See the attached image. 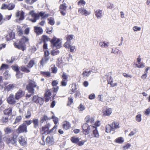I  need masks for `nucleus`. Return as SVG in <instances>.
I'll return each instance as SVG.
<instances>
[{
    "mask_svg": "<svg viewBox=\"0 0 150 150\" xmlns=\"http://www.w3.org/2000/svg\"><path fill=\"white\" fill-rule=\"evenodd\" d=\"M50 126V124L48 123L45 126L42 127L40 129L41 133L42 134H47L50 132H53L56 131L57 127V125H55L52 129L49 131V129Z\"/></svg>",
    "mask_w": 150,
    "mask_h": 150,
    "instance_id": "obj_1",
    "label": "nucleus"
},
{
    "mask_svg": "<svg viewBox=\"0 0 150 150\" xmlns=\"http://www.w3.org/2000/svg\"><path fill=\"white\" fill-rule=\"evenodd\" d=\"M28 40L27 38L25 37H23L19 42L18 45H15V46L18 49L24 51L26 49L25 43L28 42Z\"/></svg>",
    "mask_w": 150,
    "mask_h": 150,
    "instance_id": "obj_2",
    "label": "nucleus"
},
{
    "mask_svg": "<svg viewBox=\"0 0 150 150\" xmlns=\"http://www.w3.org/2000/svg\"><path fill=\"white\" fill-rule=\"evenodd\" d=\"M83 133L85 134H88L90 132L92 131V130L94 129L95 126L92 125H89V124L84 123L82 126Z\"/></svg>",
    "mask_w": 150,
    "mask_h": 150,
    "instance_id": "obj_3",
    "label": "nucleus"
},
{
    "mask_svg": "<svg viewBox=\"0 0 150 150\" xmlns=\"http://www.w3.org/2000/svg\"><path fill=\"white\" fill-rule=\"evenodd\" d=\"M37 86L36 83L33 80H30L28 82V84L26 88L28 92L32 94H34V88Z\"/></svg>",
    "mask_w": 150,
    "mask_h": 150,
    "instance_id": "obj_4",
    "label": "nucleus"
},
{
    "mask_svg": "<svg viewBox=\"0 0 150 150\" xmlns=\"http://www.w3.org/2000/svg\"><path fill=\"white\" fill-rule=\"evenodd\" d=\"M50 42L52 45L53 47H56L57 48H59L61 47V42L60 39L55 36L53 37Z\"/></svg>",
    "mask_w": 150,
    "mask_h": 150,
    "instance_id": "obj_5",
    "label": "nucleus"
},
{
    "mask_svg": "<svg viewBox=\"0 0 150 150\" xmlns=\"http://www.w3.org/2000/svg\"><path fill=\"white\" fill-rule=\"evenodd\" d=\"M61 77L62 80L60 83L61 85L65 86L67 84L69 76L65 72H63Z\"/></svg>",
    "mask_w": 150,
    "mask_h": 150,
    "instance_id": "obj_6",
    "label": "nucleus"
},
{
    "mask_svg": "<svg viewBox=\"0 0 150 150\" xmlns=\"http://www.w3.org/2000/svg\"><path fill=\"white\" fill-rule=\"evenodd\" d=\"M17 99H16L15 97H14V95L11 94L7 99L8 102L10 104L13 105L15 104L16 102Z\"/></svg>",
    "mask_w": 150,
    "mask_h": 150,
    "instance_id": "obj_7",
    "label": "nucleus"
},
{
    "mask_svg": "<svg viewBox=\"0 0 150 150\" xmlns=\"http://www.w3.org/2000/svg\"><path fill=\"white\" fill-rule=\"evenodd\" d=\"M65 3L61 4L59 6V11L61 14L63 16H65L66 13L67 6Z\"/></svg>",
    "mask_w": 150,
    "mask_h": 150,
    "instance_id": "obj_8",
    "label": "nucleus"
},
{
    "mask_svg": "<svg viewBox=\"0 0 150 150\" xmlns=\"http://www.w3.org/2000/svg\"><path fill=\"white\" fill-rule=\"evenodd\" d=\"M58 84V81L56 80L53 81L52 82V84L53 86V88L51 89V90L53 92V94L55 95V93L57 92L59 89L58 86H57Z\"/></svg>",
    "mask_w": 150,
    "mask_h": 150,
    "instance_id": "obj_9",
    "label": "nucleus"
},
{
    "mask_svg": "<svg viewBox=\"0 0 150 150\" xmlns=\"http://www.w3.org/2000/svg\"><path fill=\"white\" fill-rule=\"evenodd\" d=\"M27 126L25 123H23L20 125L18 129V131L19 133H22L27 132Z\"/></svg>",
    "mask_w": 150,
    "mask_h": 150,
    "instance_id": "obj_10",
    "label": "nucleus"
},
{
    "mask_svg": "<svg viewBox=\"0 0 150 150\" xmlns=\"http://www.w3.org/2000/svg\"><path fill=\"white\" fill-rule=\"evenodd\" d=\"M29 13L32 16L33 18V19H31L30 20L33 22H35L37 20L39 19V15L37 13H35L33 11H30Z\"/></svg>",
    "mask_w": 150,
    "mask_h": 150,
    "instance_id": "obj_11",
    "label": "nucleus"
},
{
    "mask_svg": "<svg viewBox=\"0 0 150 150\" xmlns=\"http://www.w3.org/2000/svg\"><path fill=\"white\" fill-rule=\"evenodd\" d=\"M85 120L86 122L85 123L89 124V125H92L93 123H94V119L93 117H91L89 115H88L85 118Z\"/></svg>",
    "mask_w": 150,
    "mask_h": 150,
    "instance_id": "obj_12",
    "label": "nucleus"
},
{
    "mask_svg": "<svg viewBox=\"0 0 150 150\" xmlns=\"http://www.w3.org/2000/svg\"><path fill=\"white\" fill-rule=\"evenodd\" d=\"M25 94V92L21 89H19L16 93L15 96L16 99L18 100Z\"/></svg>",
    "mask_w": 150,
    "mask_h": 150,
    "instance_id": "obj_13",
    "label": "nucleus"
},
{
    "mask_svg": "<svg viewBox=\"0 0 150 150\" xmlns=\"http://www.w3.org/2000/svg\"><path fill=\"white\" fill-rule=\"evenodd\" d=\"M78 12L82 15L86 16L90 14V13L89 11H87L84 8L81 7L78 9Z\"/></svg>",
    "mask_w": 150,
    "mask_h": 150,
    "instance_id": "obj_14",
    "label": "nucleus"
},
{
    "mask_svg": "<svg viewBox=\"0 0 150 150\" xmlns=\"http://www.w3.org/2000/svg\"><path fill=\"white\" fill-rule=\"evenodd\" d=\"M12 67L13 70L16 72V75L17 78H18L22 77V74L18 71L19 69L17 65L12 66Z\"/></svg>",
    "mask_w": 150,
    "mask_h": 150,
    "instance_id": "obj_15",
    "label": "nucleus"
},
{
    "mask_svg": "<svg viewBox=\"0 0 150 150\" xmlns=\"http://www.w3.org/2000/svg\"><path fill=\"white\" fill-rule=\"evenodd\" d=\"M112 112V110L111 108H108L106 110H103V116H108L110 115Z\"/></svg>",
    "mask_w": 150,
    "mask_h": 150,
    "instance_id": "obj_16",
    "label": "nucleus"
},
{
    "mask_svg": "<svg viewBox=\"0 0 150 150\" xmlns=\"http://www.w3.org/2000/svg\"><path fill=\"white\" fill-rule=\"evenodd\" d=\"M18 142L20 144L23 146H25L26 144V141L25 139L22 137H20L18 138Z\"/></svg>",
    "mask_w": 150,
    "mask_h": 150,
    "instance_id": "obj_17",
    "label": "nucleus"
},
{
    "mask_svg": "<svg viewBox=\"0 0 150 150\" xmlns=\"http://www.w3.org/2000/svg\"><path fill=\"white\" fill-rule=\"evenodd\" d=\"M95 15L98 18H101L103 15V13L102 10L99 9L97 10L95 12Z\"/></svg>",
    "mask_w": 150,
    "mask_h": 150,
    "instance_id": "obj_18",
    "label": "nucleus"
},
{
    "mask_svg": "<svg viewBox=\"0 0 150 150\" xmlns=\"http://www.w3.org/2000/svg\"><path fill=\"white\" fill-rule=\"evenodd\" d=\"M24 13L23 11H21L20 13V11H18L16 13V16L17 17L20 16L19 18V21L22 20L24 19Z\"/></svg>",
    "mask_w": 150,
    "mask_h": 150,
    "instance_id": "obj_19",
    "label": "nucleus"
},
{
    "mask_svg": "<svg viewBox=\"0 0 150 150\" xmlns=\"http://www.w3.org/2000/svg\"><path fill=\"white\" fill-rule=\"evenodd\" d=\"M92 130H93V135H91L92 136L91 138H92L93 137L98 138L99 136V135L97 129V128L95 127L94 129Z\"/></svg>",
    "mask_w": 150,
    "mask_h": 150,
    "instance_id": "obj_20",
    "label": "nucleus"
},
{
    "mask_svg": "<svg viewBox=\"0 0 150 150\" xmlns=\"http://www.w3.org/2000/svg\"><path fill=\"white\" fill-rule=\"evenodd\" d=\"M49 57H44L42 58L40 61V66L42 67L49 60Z\"/></svg>",
    "mask_w": 150,
    "mask_h": 150,
    "instance_id": "obj_21",
    "label": "nucleus"
},
{
    "mask_svg": "<svg viewBox=\"0 0 150 150\" xmlns=\"http://www.w3.org/2000/svg\"><path fill=\"white\" fill-rule=\"evenodd\" d=\"M99 45L102 48H107L109 45V43L108 42H99Z\"/></svg>",
    "mask_w": 150,
    "mask_h": 150,
    "instance_id": "obj_22",
    "label": "nucleus"
},
{
    "mask_svg": "<svg viewBox=\"0 0 150 150\" xmlns=\"http://www.w3.org/2000/svg\"><path fill=\"white\" fill-rule=\"evenodd\" d=\"M70 125L69 122L67 121H64L63 123V127L65 129H68L70 127Z\"/></svg>",
    "mask_w": 150,
    "mask_h": 150,
    "instance_id": "obj_23",
    "label": "nucleus"
},
{
    "mask_svg": "<svg viewBox=\"0 0 150 150\" xmlns=\"http://www.w3.org/2000/svg\"><path fill=\"white\" fill-rule=\"evenodd\" d=\"M35 32L38 35L41 34L43 32L42 29L40 27L35 26L34 27Z\"/></svg>",
    "mask_w": 150,
    "mask_h": 150,
    "instance_id": "obj_24",
    "label": "nucleus"
},
{
    "mask_svg": "<svg viewBox=\"0 0 150 150\" xmlns=\"http://www.w3.org/2000/svg\"><path fill=\"white\" fill-rule=\"evenodd\" d=\"M39 120L36 118H34L33 119L32 122L33 124L34 127L35 128H37L38 127L39 125Z\"/></svg>",
    "mask_w": 150,
    "mask_h": 150,
    "instance_id": "obj_25",
    "label": "nucleus"
},
{
    "mask_svg": "<svg viewBox=\"0 0 150 150\" xmlns=\"http://www.w3.org/2000/svg\"><path fill=\"white\" fill-rule=\"evenodd\" d=\"M15 87L14 84H10L6 86L5 88V89L8 91H10L12 90Z\"/></svg>",
    "mask_w": 150,
    "mask_h": 150,
    "instance_id": "obj_26",
    "label": "nucleus"
},
{
    "mask_svg": "<svg viewBox=\"0 0 150 150\" xmlns=\"http://www.w3.org/2000/svg\"><path fill=\"white\" fill-rule=\"evenodd\" d=\"M31 109H28L27 110V112L25 113V118L26 119H29L30 118L31 116Z\"/></svg>",
    "mask_w": 150,
    "mask_h": 150,
    "instance_id": "obj_27",
    "label": "nucleus"
},
{
    "mask_svg": "<svg viewBox=\"0 0 150 150\" xmlns=\"http://www.w3.org/2000/svg\"><path fill=\"white\" fill-rule=\"evenodd\" d=\"M16 137L15 138H14V137H11L9 138L8 139V143H11L13 144H15L16 142Z\"/></svg>",
    "mask_w": 150,
    "mask_h": 150,
    "instance_id": "obj_28",
    "label": "nucleus"
},
{
    "mask_svg": "<svg viewBox=\"0 0 150 150\" xmlns=\"http://www.w3.org/2000/svg\"><path fill=\"white\" fill-rule=\"evenodd\" d=\"M46 140L47 143L49 144H52L54 142L53 139L52 137H47L46 138Z\"/></svg>",
    "mask_w": 150,
    "mask_h": 150,
    "instance_id": "obj_29",
    "label": "nucleus"
},
{
    "mask_svg": "<svg viewBox=\"0 0 150 150\" xmlns=\"http://www.w3.org/2000/svg\"><path fill=\"white\" fill-rule=\"evenodd\" d=\"M112 130L113 131L114 129H116L119 127V124L117 122H113L111 125Z\"/></svg>",
    "mask_w": 150,
    "mask_h": 150,
    "instance_id": "obj_30",
    "label": "nucleus"
},
{
    "mask_svg": "<svg viewBox=\"0 0 150 150\" xmlns=\"http://www.w3.org/2000/svg\"><path fill=\"white\" fill-rule=\"evenodd\" d=\"M12 109L11 108H9L8 109H5L4 110V113L5 115H8L11 114Z\"/></svg>",
    "mask_w": 150,
    "mask_h": 150,
    "instance_id": "obj_31",
    "label": "nucleus"
},
{
    "mask_svg": "<svg viewBox=\"0 0 150 150\" xmlns=\"http://www.w3.org/2000/svg\"><path fill=\"white\" fill-rule=\"evenodd\" d=\"M109 78L110 79L108 80V83L110 84L112 87H114L115 86H117V83H113V81L111 79L112 78L111 76H110Z\"/></svg>",
    "mask_w": 150,
    "mask_h": 150,
    "instance_id": "obj_32",
    "label": "nucleus"
},
{
    "mask_svg": "<svg viewBox=\"0 0 150 150\" xmlns=\"http://www.w3.org/2000/svg\"><path fill=\"white\" fill-rule=\"evenodd\" d=\"M124 141V139L122 137H119L116 139L115 142L119 144H121Z\"/></svg>",
    "mask_w": 150,
    "mask_h": 150,
    "instance_id": "obj_33",
    "label": "nucleus"
},
{
    "mask_svg": "<svg viewBox=\"0 0 150 150\" xmlns=\"http://www.w3.org/2000/svg\"><path fill=\"white\" fill-rule=\"evenodd\" d=\"M91 72V71H88V70H86L83 71L82 75L83 76L88 77L90 74Z\"/></svg>",
    "mask_w": 150,
    "mask_h": 150,
    "instance_id": "obj_34",
    "label": "nucleus"
},
{
    "mask_svg": "<svg viewBox=\"0 0 150 150\" xmlns=\"http://www.w3.org/2000/svg\"><path fill=\"white\" fill-rule=\"evenodd\" d=\"M71 141L73 143H76L78 142L79 140V139L75 137H72L71 139Z\"/></svg>",
    "mask_w": 150,
    "mask_h": 150,
    "instance_id": "obj_35",
    "label": "nucleus"
},
{
    "mask_svg": "<svg viewBox=\"0 0 150 150\" xmlns=\"http://www.w3.org/2000/svg\"><path fill=\"white\" fill-rule=\"evenodd\" d=\"M35 60L33 59H32L29 62V63L27 65V67L29 68L32 67L35 64Z\"/></svg>",
    "mask_w": 150,
    "mask_h": 150,
    "instance_id": "obj_36",
    "label": "nucleus"
},
{
    "mask_svg": "<svg viewBox=\"0 0 150 150\" xmlns=\"http://www.w3.org/2000/svg\"><path fill=\"white\" fill-rule=\"evenodd\" d=\"M22 117L21 116H17L15 120V121L14 123V124H18L19 123L21 120Z\"/></svg>",
    "mask_w": 150,
    "mask_h": 150,
    "instance_id": "obj_37",
    "label": "nucleus"
},
{
    "mask_svg": "<svg viewBox=\"0 0 150 150\" xmlns=\"http://www.w3.org/2000/svg\"><path fill=\"white\" fill-rule=\"evenodd\" d=\"M42 40L44 42H46L51 41L50 38L45 35H42Z\"/></svg>",
    "mask_w": 150,
    "mask_h": 150,
    "instance_id": "obj_38",
    "label": "nucleus"
},
{
    "mask_svg": "<svg viewBox=\"0 0 150 150\" xmlns=\"http://www.w3.org/2000/svg\"><path fill=\"white\" fill-rule=\"evenodd\" d=\"M8 116H4L2 117L1 121L3 123H6L8 121Z\"/></svg>",
    "mask_w": 150,
    "mask_h": 150,
    "instance_id": "obj_39",
    "label": "nucleus"
},
{
    "mask_svg": "<svg viewBox=\"0 0 150 150\" xmlns=\"http://www.w3.org/2000/svg\"><path fill=\"white\" fill-rule=\"evenodd\" d=\"M59 51L57 50H54L51 52V54L53 56H55L58 54L59 53Z\"/></svg>",
    "mask_w": 150,
    "mask_h": 150,
    "instance_id": "obj_40",
    "label": "nucleus"
},
{
    "mask_svg": "<svg viewBox=\"0 0 150 150\" xmlns=\"http://www.w3.org/2000/svg\"><path fill=\"white\" fill-rule=\"evenodd\" d=\"M48 23L51 25H53L54 24L55 22L54 21V19L50 17L48 19Z\"/></svg>",
    "mask_w": 150,
    "mask_h": 150,
    "instance_id": "obj_41",
    "label": "nucleus"
},
{
    "mask_svg": "<svg viewBox=\"0 0 150 150\" xmlns=\"http://www.w3.org/2000/svg\"><path fill=\"white\" fill-rule=\"evenodd\" d=\"M50 118L49 119L48 118L47 116L46 115H44L42 117H41L40 119V122L42 123L44 121L47 120H50Z\"/></svg>",
    "mask_w": 150,
    "mask_h": 150,
    "instance_id": "obj_42",
    "label": "nucleus"
},
{
    "mask_svg": "<svg viewBox=\"0 0 150 150\" xmlns=\"http://www.w3.org/2000/svg\"><path fill=\"white\" fill-rule=\"evenodd\" d=\"M138 131L137 129L136 128L133 129V130L129 134V136H132L135 134Z\"/></svg>",
    "mask_w": 150,
    "mask_h": 150,
    "instance_id": "obj_43",
    "label": "nucleus"
},
{
    "mask_svg": "<svg viewBox=\"0 0 150 150\" xmlns=\"http://www.w3.org/2000/svg\"><path fill=\"white\" fill-rule=\"evenodd\" d=\"M4 131L6 134H8L11 133L12 132V130L9 127H7L4 129Z\"/></svg>",
    "mask_w": 150,
    "mask_h": 150,
    "instance_id": "obj_44",
    "label": "nucleus"
},
{
    "mask_svg": "<svg viewBox=\"0 0 150 150\" xmlns=\"http://www.w3.org/2000/svg\"><path fill=\"white\" fill-rule=\"evenodd\" d=\"M86 2L84 0H80L78 3V5L80 6H84L86 4Z\"/></svg>",
    "mask_w": 150,
    "mask_h": 150,
    "instance_id": "obj_45",
    "label": "nucleus"
},
{
    "mask_svg": "<svg viewBox=\"0 0 150 150\" xmlns=\"http://www.w3.org/2000/svg\"><path fill=\"white\" fill-rule=\"evenodd\" d=\"M8 10H12L14 8L15 5L13 4H10L8 5Z\"/></svg>",
    "mask_w": 150,
    "mask_h": 150,
    "instance_id": "obj_46",
    "label": "nucleus"
},
{
    "mask_svg": "<svg viewBox=\"0 0 150 150\" xmlns=\"http://www.w3.org/2000/svg\"><path fill=\"white\" fill-rule=\"evenodd\" d=\"M112 130V128L111 125H108L106 126V132H110Z\"/></svg>",
    "mask_w": 150,
    "mask_h": 150,
    "instance_id": "obj_47",
    "label": "nucleus"
},
{
    "mask_svg": "<svg viewBox=\"0 0 150 150\" xmlns=\"http://www.w3.org/2000/svg\"><path fill=\"white\" fill-rule=\"evenodd\" d=\"M142 115L140 114H138L136 116V120L138 122H140L142 120Z\"/></svg>",
    "mask_w": 150,
    "mask_h": 150,
    "instance_id": "obj_48",
    "label": "nucleus"
},
{
    "mask_svg": "<svg viewBox=\"0 0 150 150\" xmlns=\"http://www.w3.org/2000/svg\"><path fill=\"white\" fill-rule=\"evenodd\" d=\"M21 70L22 71L26 73H28L30 71L28 69L23 66L21 67Z\"/></svg>",
    "mask_w": 150,
    "mask_h": 150,
    "instance_id": "obj_49",
    "label": "nucleus"
},
{
    "mask_svg": "<svg viewBox=\"0 0 150 150\" xmlns=\"http://www.w3.org/2000/svg\"><path fill=\"white\" fill-rule=\"evenodd\" d=\"M8 68V66L7 65L5 64H2L0 67V70H2L7 69Z\"/></svg>",
    "mask_w": 150,
    "mask_h": 150,
    "instance_id": "obj_50",
    "label": "nucleus"
},
{
    "mask_svg": "<svg viewBox=\"0 0 150 150\" xmlns=\"http://www.w3.org/2000/svg\"><path fill=\"white\" fill-rule=\"evenodd\" d=\"M52 119H53V121L54 122V123L56 125L58 123V118L55 117L54 116H52Z\"/></svg>",
    "mask_w": 150,
    "mask_h": 150,
    "instance_id": "obj_51",
    "label": "nucleus"
},
{
    "mask_svg": "<svg viewBox=\"0 0 150 150\" xmlns=\"http://www.w3.org/2000/svg\"><path fill=\"white\" fill-rule=\"evenodd\" d=\"M71 45V42L68 41H67L64 44V47L66 48L69 49Z\"/></svg>",
    "mask_w": 150,
    "mask_h": 150,
    "instance_id": "obj_52",
    "label": "nucleus"
},
{
    "mask_svg": "<svg viewBox=\"0 0 150 150\" xmlns=\"http://www.w3.org/2000/svg\"><path fill=\"white\" fill-rule=\"evenodd\" d=\"M74 36L73 35H69L66 36V39L67 41L70 42V40L73 39Z\"/></svg>",
    "mask_w": 150,
    "mask_h": 150,
    "instance_id": "obj_53",
    "label": "nucleus"
},
{
    "mask_svg": "<svg viewBox=\"0 0 150 150\" xmlns=\"http://www.w3.org/2000/svg\"><path fill=\"white\" fill-rule=\"evenodd\" d=\"M4 75L6 79H7L10 77V75L8 74V71L5 72L4 74Z\"/></svg>",
    "mask_w": 150,
    "mask_h": 150,
    "instance_id": "obj_54",
    "label": "nucleus"
},
{
    "mask_svg": "<svg viewBox=\"0 0 150 150\" xmlns=\"http://www.w3.org/2000/svg\"><path fill=\"white\" fill-rule=\"evenodd\" d=\"M51 89L47 91L45 93V96L47 97H49L51 95Z\"/></svg>",
    "mask_w": 150,
    "mask_h": 150,
    "instance_id": "obj_55",
    "label": "nucleus"
},
{
    "mask_svg": "<svg viewBox=\"0 0 150 150\" xmlns=\"http://www.w3.org/2000/svg\"><path fill=\"white\" fill-rule=\"evenodd\" d=\"M69 48L70 49V51L71 52H74L76 51V47L74 46H71V45Z\"/></svg>",
    "mask_w": 150,
    "mask_h": 150,
    "instance_id": "obj_56",
    "label": "nucleus"
},
{
    "mask_svg": "<svg viewBox=\"0 0 150 150\" xmlns=\"http://www.w3.org/2000/svg\"><path fill=\"white\" fill-rule=\"evenodd\" d=\"M114 7V4L111 3H109L107 5V9H112Z\"/></svg>",
    "mask_w": 150,
    "mask_h": 150,
    "instance_id": "obj_57",
    "label": "nucleus"
},
{
    "mask_svg": "<svg viewBox=\"0 0 150 150\" xmlns=\"http://www.w3.org/2000/svg\"><path fill=\"white\" fill-rule=\"evenodd\" d=\"M39 97L37 96H34L32 99V101L36 103H37V101L38 100Z\"/></svg>",
    "mask_w": 150,
    "mask_h": 150,
    "instance_id": "obj_58",
    "label": "nucleus"
},
{
    "mask_svg": "<svg viewBox=\"0 0 150 150\" xmlns=\"http://www.w3.org/2000/svg\"><path fill=\"white\" fill-rule=\"evenodd\" d=\"M136 65L137 67L139 68H143L144 67V64L142 63H139Z\"/></svg>",
    "mask_w": 150,
    "mask_h": 150,
    "instance_id": "obj_59",
    "label": "nucleus"
},
{
    "mask_svg": "<svg viewBox=\"0 0 150 150\" xmlns=\"http://www.w3.org/2000/svg\"><path fill=\"white\" fill-rule=\"evenodd\" d=\"M100 125V121H96L94 124L93 125L96 127L99 126Z\"/></svg>",
    "mask_w": 150,
    "mask_h": 150,
    "instance_id": "obj_60",
    "label": "nucleus"
},
{
    "mask_svg": "<svg viewBox=\"0 0 150 150\" xmlns=\"http://www.w3.org/2000/svg\"><path fill=\"white\" fill-rule=\"evenodd\" d=\"M14 36V33H9L8 35H7V37H10V39L12 40L13 39Z\"/></svg>",
    "mask_w": 150,
    "mask_h": 150,
    "instance_id": "obj_61",
    "label": "nucleus"
},
{
    "mask_svg": "<svg viewBox=\"0 0 150 150\" xmlns=\"http://www.w3.org/2000/svg\"><path fill=\"white\" fill-rule=\"evenodd\" d=\"M15 57H11V60H7V62L8 63H12L15 60Z\"/></svg>",
    "mask_w": 150,
    "mask_h": 150,
    "instance_id": "obj_62",
    "label": "nucleus"
},
{
    "mask_svg": "<svg viewBox=\"0 0 150 150\" xmlns=\"http://www.w3.org/2000/svg\"><path fill=\"white\" fill-rule=\"evenodd\" d=\"M141 28L140 27H138L137 26H134L133 28V29L134 31H140L141 30Z\"/></svg>",
    "mask_w": 150,
    "mask_h": 150,
    "instance_id": "obj_63",
    "label": "nucleus"
},
{
    "mask_svg": "<svg viewBox=\"0 0 150 150\" xmlns=\"http://www.w3.org/2000/svg\"><path fill=\"white\" fill-rule=\"evenodd\" d=\"M43 99L40 97H39L38 100L37 101V103H38L40 104L41 105V104H42L43 103Z\"/></svg>",
    "mask_w": 150,
    "mask_h": 150,
    "instance_id": "obj_64",
    "label": "nucleus"
}]
</instances>
